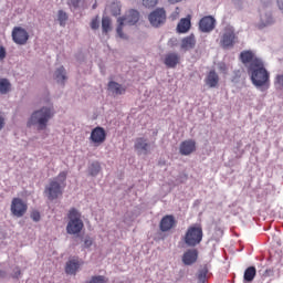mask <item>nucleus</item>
<instances>
[{"label": "nucleus", "instance_id": "f257e3e1", "mask_svg": "<svg viewBox=\"0 0 283 283\" xmlns=\"http://www.w3.org/2000/svg\"><path fill=\"white\" fill-rule=\"evenodd\" d=\"M248 74L255 87H266L269 88V83L271 75L266 67H264V62H256L254 67L248 70Z\"/></svg>", "mask_w": 283, "mask_h": 283}, {"label": "nucleus", "instance_id": "f03ea898", "mask_svg": "<svg viewBox=\"0 0 283 283\" xmlns=\"http://www.w3.org/2000/svg\"><path fill=\"white\" fill-rule=\"evenodd\" d=\"M54 116V108L52 107H42L39 111L32 113L28 127H32V125H36L39 132H43V129L48 128V123Z\"/></svg>", "mask_w": 283, "mask_h": 283}, {"label": "nucleus", "instance_id": "7ed1b4c3", "mask_svg": "<svg viewBox=\"0 0 283 283\" xmlns=\"http://www.w3.org/2000/svg\"><path fill=\"white\" fill-rule=\"evenodd\" d=\"M67 180V171H61L56 178L51 180L44 189V193L49 200H56L59 196H63V186Z\"/></svg>", "mask_w": 283, "mask_h": 283}, {"label": "nucleus", "instance_id": "20e7f679", "mask_svg": "<svg viewBox=\"0 0 283 283\" xmlns=\"http://www.w3.org/2000/svg\"><path fill=\"white\" fill-rule=\"evenodd\" d=\"M67 218L70 221L66 226V232L70 235H76V233H81V231H83V228L85 227L83 220H81V212H78L76 208H72L69 211Z\"/></svg>", "mask_w": 283, "mask_h": 283}, {"label": "nucleus", "instance_id": "39448f33", "mask_svg": "<svg viewBox=\"0 0 283 283\" xmlns=\"http://www.w3.org/2000/svg\"><path fill=\"white\" fill-rule=\"evenodd\" d=\"M203 232H202V226L195 224L190 226L186 234L184 237V242L187 244V247H198L200 242H202Z\"/></svg>", "mask_w": 283, "mask_h": 283}, {"label": "nucleus", "instance_id": "423d86ee", "mask_svg": "<svg viewBox=\"0 0 283 283\" xmlns=\"http://www.w3.org/2000/svg\"><path fill=\"white\" fill-rule=\"evenodd\" d=\"M140 19V13L137 10H129L125 17L118 19L117 34L119 39H126L125 33H123V28L125 25H136Z\"/></svg>", "mask_w": 283, "mask_h": 283}, {"label": "nucleus", "instance_id": "0eeeda50", "mask_svg": "<svg viewBox=\"0 0 283 283\" xmlns=\"http://www.w3.org/2000/svg\"><path fill=\"white\" fill-rule=\"evenodd\" d=\"M28 212V203L21 198H13L11 201V213L15 218H23Z\"/></svg>", "mask_w": 283, "mask_h": 283}, {"label": "nucleus", "instance_id": "6e6552de", "mask_svg": "<svg viewBox=\"0 0 283 283\" xmlns=\"http://www.w3.org/2000/svg\"><path fill=\"white\" fill-rule=\"evenodd\" d=\"M148 21L154 28H160L167 21V11L163 8H158L148 15Z\"/></svg>", "mask_w": 283, "mask_h": 283}, {"label": "nucleus", "instance_id": "1a4fd4ad", "mask_svg": "<svg viewBox=\"0 0 283 283\" xmlns=\"http://www.w3.org/2000/svg\"><path fill=\"white\" fill-rule=\"evenodd\" d=\"M240 61L248 67V71L255 67V64L262 63V59L256 57L255 53L253 51H243L240 53Z\"/></svg>", "mask_w": 283, "mask_h": 283}, {"label": "nucleus", "instance_id": "9d476101", "mask_svg": "<svg viewBox=\"0 0 283 283\" xmlns=\"http://www.w3.org/2000/svg\"><path fill=\"white\" fill-rule=\"evenodd\" d=\"M90 140L95 145V147H98V145H103L105 140H107V133L105 132V128L97 126L91 132Z\"/></svg>", "mask_w": 283, "mask_h": 283}, {"label": "nucleus", "instance_id": "9b49d317", "mask_svg": "<svg viewBox=\"0 0 283 283\" xmlns=\"http://www.w3.org/2000/svg\"><path fill=\"white\" fill-rule=\"evenodd\" d=\"M28 39H30V34L25 29L21 27L13 28L12 40L17 43V45H25V43H28Z\"/></svg>", "mask_w": 283, "mask_h": 283}, {"label": "nucleus", "instance_id": "f8f14e48", "mask_svg": "<svg viewBox=\"0 0 283 283\" xmlns=\"http://www.w3.org/2000/svg\"><path fill=\"white\" fill-rule=\"evenodd\" d=\"M151 145L149 144V139L145 137H137L135 139L134 149L137 151L138 156H147L149 154Z\"/></svg>", "mask_w": 283, "mask_h": 283}, {"label": "nucleus", "instance_id": "ddd939ff", "mask_svg": "<svg viewBox=\"0 0 283 283\" xmlns=\"http://www.w3.org/2000/svg\"><path fill=\"white\" fill-rule=\"evenodd\" d=\"M176 217L172 214H166L161 218L159 222V229L163 233H167V231H171L176 227Z\"/></svg>", "mask_w": 283, "mask_h": 283}, {"label": "nucleus", "instance_id": "4468645a", "mask_svg": "<svg viewBox=\"0 0 283 283\" xmlns=\"http://www.w3.org/2000/svg\"><path fill=\"white\" fill-rule=\"evenodd\" d=\"M196 149H197L196 140L186 139L181 142L179 146V154L181 156H191V154L196 153Z\"/></svg>", "mask_w": 283, "mask_h": 283}, {"label": "nucleus", "instance_id": "2eb2a0df", "mask_svg": "<svg viewBox=\"0 0 283 283\" xmlns=\"http://www.w3.org/2000/svg\"><path fill=\"white\" fill-rule=\"evenodd\" d=\"M199 30L201 32H213L216 30V18L206 15L199 21Z\"/></svg>", "mask_w": 283, "mask_h": 283}, {"label": "nucleus", "instance_id": "dca6fc26", "mask_svg": "<svg viewBox=\"0 0 283 283\" xmlns=\"http://www.w3.org/2000/svg\"><path fill=\"white\" fill-rule=\"evenodd\" d=\"M234 43L235 32L231 29L226 30L221 39L222 48H233Z\"/></svg>", "mask_w": 283, "mask_h": 283}, {"label": "nucleus", "instance_id": "f3484780", "mask_svg": "<svg viewBox=\"0 0 283 283\" xmlns=\"http://www.w3.org/2000/svg\"><path fill=\"white\" fill-rule=\"evenodd\" d=\"M182 262L186 266H191V264H196L198 262V250L190 249L186 251L182 255Z\"/></svg>", "mask_w": 283, "mask_h": 283}, {"label": "nucleus", "instance_id": "a211bd4d", "mask_svg": "<svg viewBox=\"0 0 283 283\" xmlns=\"http://www.w3.org/2000/svg\"><path fill=\"white\" fill-rule=\"evenodd\" d=\"M164 63L166 67L174 69L180 64V55L178 53H168L165 55Z\"/></svg>", "mask_w": 283, "mask_h": 283}, {"label": "nucleus", "instance_id": "6ab92c4d", "mask_svg": "<svg viewBox=\"0 0 283 283\" xmlns=\"http://www.w3.org/2000/svg\"><path fill=\"white\" fill-rule=\"evenodd\" d=\"M107 88L108 92H112L114 94V96H120L125 94V92H127V88L125 86L118 84L115 81L108 82Z\"/></svg>", "mask_w": 283, "mask_h": 283}, {"label": "nucleus", "instance_id": "aec40b11", "mask_svg": "<svg viewBox=\"0 0 283 283\" xmlns=\"http://www.w3.org/2000/svg\"><path fill=\"white\" fill-rule=\"evenodd\" d=\"M188 30H191V17L182 18L177 24V32L179 34H187Z\"/></svg>", "mask_w": 283, "mask_h": 283}, {"label": "nucleus", "instance_id": "412c9836", "mask_svg": "<svg viewBox=\"0 0 283 283\" xmlns=\"http://www.w3.org/2000/svg\"><path fill=\"white\" fill-rule=\"evenodd\" d=\"M80 266H81V262H78V260L76 259L70 260L66 263L65 273H67L69 275H76V271H78Z\"/></svg>", "mask_w": 283, "mask_h": 283}, {"label": "nucleus", "instance_id": "4be33fe9", "mask_svg": "<svg viewBox=\"0 0 283 283\" xmlns=\"http://www.w3.org/2000/svg\"><path fill=\"white\" fill-rule=\"evenodd\" d=\"M218 83H220V76H218L216 71H210L206 77V84L209 87H218Z\"/></svg>", "mask_w": 283, "mask_h": 283}, {"label": "nucleus", "instance_id": "5701e85b", "mask_svg": "<svg viewBox=\"0 0 283 283\" xmlns=\"http://www.w3.org/2000/svg\"><path fill=\"white\" fill-rule=\"evenodd\" d=\"M196 48V36L188 35L181 40V50H193Z\"/></svg>", "mask_w": 283, "mask_h": 283}, {"label": "nucleus", "instance_id": "b1692460", "mask_svg": "<svg viewBox=\"0 0 283 283\" xmlns=\"http://www.w3.org/2000/svg\"><path fill=\"white\" fill-rule=\"evenodd\" d=\"M258 274V270L255 266H249L243 274L244 282L251 283L255 280V275Z\"/></svg>", "mask_w": 283, "mask_h": 283}, {"label": "nucleus", "instance_id": "393cba45", "mask_svg": "<svg viewBox=\"0 0 283 283\" xmlns=\"http://www.w3.org/2000/svg\"><path fill=\"white\" fill-rule=\"evenodd\" d=\"M54 77L57 83H65V81L67 80V76L65 75V67L61 66L60 69H57L54 73Z\"/></svg>", "mask_w": 283, "mask_h": 283}, {"label": "nucleus", "instance_id": "a878e982", "mask_svg": "<svg viewBox=\"0 0 283 283\" xmlns=\"http://www.w3.org/2000/svg\"><path fill=\"white\" fill-rule=\"evenodd\" d=\"M12 87L8 78H0V94H8Z\"/></svg>", "mask_w": 283, "mask_h": 283}, {"label": "nucleus", "instance_id": "bb28decb", "mask_svg": "<svg viewBox=\"0 0 283 283\" xmlns=\"http://www.w3.org/2000/svg\"><path fill=\"white\" fill-rule=\"evenodd\" d=\"M102 30L104 34L112 31V20L108 17L102 19Z\"/></svg>", "mask_w": 283, "mask_h": 283}, {"label": "nucleus", "instance_id": "cd10ccee", "mask_svg": "<svg viewBox=\"0 0 283 283\" xmlns=\"http://www.w3.org/2000/svg\"><path fill=\"white\" fill-rule=\"evenodd\" d=\"M209 274V269L207 266H203L198 272V282L205 283L207 282V275Z\"/></svg>", "mask_w": 283, "mask_h": 283}, {"label": "nucleus", "instance_id": "c85d7f7f", "mask_svg": "<svg viewBox=\"0 0 283 283\" xmlns=\"http://www.w3.org/2000/svg\"><path fill=\"white\" fill-rule=\"evenodd\" d=\"M88 171L91 176H98V174L101 172V164H98V161L93 163L90 166Z\"/></svg>", "mask_w": 283, "mask_h": 283}, {"label": "nucleus", "instance_id": "c756f323", "mask_svg": "<svg viewBox=\"0 0 283 283\" xmlns=\"http://www.w3.org/2000/svg\"><path fill=\"white\" fill-rule=\"evenodd\" d=\"M57 21L60 22V25H65V21H67V13L60 10L57 13Z\"/></svg>", "mask_w": 283, "mask_h": 283}, {"label": "nucleus", "instance_id": "7c9ffc66", "mask_svg": "<svg viewBox=\"0 0 283 283\" xmlns=\"http://www.w3.org/2000/svg\"><path fill=\"white\" fill-rule=\"evenodd\" d=\"M222 235H224V231L221 229V228H216L214 229V233L212 235V239L216 241V242H220V238H222Z\"/></svg>", "mask_w": 283, "mask_h": 283}, {"label": "nucleus", "instance_id": "2f4dec72", "mask_svg": "<svg viewBox=\"0 0 283 283\" xmlns=\"http://www.w3.org/2000/svg\"><path fill=\"white\" fill-rule=\"evenodd\" d=\"M88 283H107V280H105L104 275H95L91 277Z\"/></svg>", "mask_w": 283, "mask_h": 283}, {"label": "nucleus", "instance_id": "473e14b6", "mask_svg": "<svg viewBox=\"0 0 283 283\" xmlns=\"http://www.w3.org/2000/svg\"><path fill=\"white\" fill-rule=\"evenodd\" d=\"M158 1L159 0H143V6H145V8H156Z\"/></svg>", "mask_w": 283, "mask_h": 283}, {"label": "nucleus", "instance_id": "72a5a7b5", "mask_svg": "<svg viewBox=\"0 0 283 283\" xmlns=\"http://www.w3.org/2000/svg\"><path fill=\"white\" fill-rule=\"evenodd\" d=\"M83 0H67V6L71 8V10H76L78 9V6H81V2Z\"/></svg>", "mask_w": 283, "mask_h": 283}, {"label": "nucleus", "instance_id": "f704fd0d", "mask_svg": "<svg viewBox=\"0 0 283 283\" xmlns=\"http://www.w3.org/2000/svg\"><path fill=\"white\" fill-rule=\"evenodd\" d=\"M218 67H219V72H221V74H229V67L227 66V64L224 62H220Z\"/></svg>", "mask_w": 283, "mask_h": 283}, {"label": "nucleus", "instance_id": "c9c22d12", "mask_svg": "<svg viewBox=\"0 0 283 283\" xmlns=\"http://www.w3.org/2000/svg\"><path fill=\"white\" fill-rule=\"evenodd\" d=\"M91 28H92V30H98V28H101V23L98 22V17H95L91 21Z\"/></svg>", "mask_w": 283, "mask_h": 283}, {"label": "nucleus", "instance_id": "e433bc0d", "mask_svg": "<svg viewBox=\"0 0 283 283\" xmlns=\"http://www.w3.org/2000/svg\"><path fill=\"white\" fill-rule=\"evenodd\" d=\"M94 244V239L91 237H85L84 239V249H90Z\"/></svg>", "mask_w": 283, "mask_h": 283}, {"label": "nucleus", "instance_id": "4c0bfd02", "mask_svg": "<svg viewBox=\"0 0 283 283\" xmlns=\"http://www.w3.org/2000/svg\"><path fill=\"white\" fill-rule=\"evenodd\" d=\"M31 219L33 222H39L41 220V213L39 211L31 212Z\"/></svg>", "mask_w": 283, "mask_h": 283}, {"label": "nucleus", "instance_id": "58836bf2", "mask_svg": "<svg viewBox=\"0 0 283 283\" xmlns=\"http://www.w3.org/2000/svg\"><path fill=\"white\" fill-rule=\"evenodd\" d=\"M234 76L232 77V83H238L240 76H242V72L240 70H237L233 72Z\"/></svg>", "mask_w": 283, "mask_h": 283}, {"label": "nucleus", "instance_id": "ea45409f", "mask_svg": "<svg viewBox=\"0 0 283 283\" xmlns=\"http://www.w3.org/2000/svg\"><path fill=\"white\" fill-rule=\"evenodd\" d=\"M274 83H275V85H277L279 87H283V75H276Z\"/></svg>", "mask_w": 283, "mask_h": 283}, {"label": "nucleus", "instance_id": "a19ab883", "mask_svg": "<svg viewBox=\"0 0 283 283\" xmlns=\"http://www.w3.org/2000/svg\"><path fill=\"white\" fill-rule=\"evenodd\" d=\"M178 17H180V8H176L175 12L170 15L172 21H176V19H178Z\"/></svg>", "mask_w": 283, "mask_h": 283}, {"label": "nucleus", "instance_id": "79ce46f5", "mask_svg": "<svg viewBox=\"0 0 283 283\" xmlns=\"http://www.w3.org/2000/svg\"><path fill=\"white\" fill-rule=\"evenodd\" d=\"M12 277H14L15 280H19V277H21V269L15 268Z\"/></svg>", "mask_w": 283, "mask_h": 283}, {"label": "nucleus", "instance_id": "37998d69", "mask_svg": "<svg viewBox=\"0 0 283 283\" xmlns=\"http://www.w3.org/2000/svg\"><path fill=\"white\" fill-rule=\"evenodd\" d=\"M6 59V48L1 46L0 48V61H3Z\"/></svg>", "mask_w": 283, "mask_h": 283}, {"label": "nucleus", "instance_id": "c03bdc74", "mask_svg": "<svg viewBox=\"0 0 283 283\" xmlns=\"http://www.w3.org/2000/svg\"><path fill=\"white\" fill-rule=\"evenodd\" d=\"M4 125H6V119L0 116V132L3 129Z\"/></svg>", "mask_w": 283, "mask_h": 283}, {"label": "nucleus", "instance_id": "a18cd8bd", "mask_svg": "<svg viewBox=\"0 0 283 283\" xmlns=\"http://www.w3.org/2000/svg\"><path fill=\"white\" fill-rule=\"evenodd\" d=\"M182 0H168V3H172V4H175V3H180Z\"/></svg>", "mask_w": 283, "mask_h": 283}, {"label": "nucleus", "instance_id": "49530a36", "mask_svg": "<svg viewBox=\"0 0 283 283\" xmlns=\"http://www.w3.org/2000/svg\"><path fill=\"white\" fill-rule=\"evenodd\" d=\"M1 277H6V272H3V271L0 270V279H1Z\"/></svg>", "mask_w": 283, "mask_h": 283}]
</instances>
